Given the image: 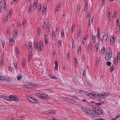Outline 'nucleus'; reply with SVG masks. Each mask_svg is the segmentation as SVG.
Listing matches in <instances>:
<instances>
[{
  "label": "nucleus",
  "instance_id": "15",
  "mask_svg": "<svg viewBox=\"0 0 120 120\" xmlns=\"http://www.w3.org/2000/svg\"><path fill=\"white\" fill-rule=\"evenodd\" d=\"M55 69L56 70H57L58 68V62L57 60H56L55 62Z\"/></svg>",
  "mask_w": 120,
  "mask_h": 120
},
{
  "label": "nucleus",
  "instance_id": "51",
  "mask_svg": "<svg viewBox=\"0 0 120 120\" xmlns=\"http://www.w3.org/2000/svg\"><path fill=\"white\" fill-rule=\"evenodd\" d=\"M117 59H120V53L119 52L118 54Z\"/></svg>",
  "mask_w": 120,
  "mask_h": 120
},
{
  "label": "nucleus",
  "instance_id": "46",
  "mask_svg": "<svg viewBox=\"0 0 120 120\" xmlns=\"http://www.w3.org/2000/svg\"><path fill=\"white\" fill-rule=\"evenodd\" d=\"M116 11H115L114 12L113 15V17L115 18H116Z\"/></svg>",
  "mask_w": 120,
  "mask_h": 120
},
{
  "label": "nucleus",
  "instance_id": "39",
  "mask_svg": "<svg viewBox=\"0 0 120 120\" xmlns=\"http://www.w3.org/2000/svg\"><path fill=\"white\" fill-rule=\"evenodd\" d=\"M105 50V48L104 47H103L101 50V52H103V53H104Z\"/></svg>",
  "mask_w": 120,
  "mask_h": 120
},
{
  "label": "nucleus",
  "instance_id": "19",
  "mask_svg": "<svg viewBox=\"0 0 120 120\" xmlns=\"http://www.w3.org/2000/svg\"><path fill=\"white\" fill-rule=\"evenodd\" d=\"M0 63L1 66L3 67L4 66V63L2 57H0Z\"/></svg>",
  "mask_w": 120,
  "mask_h": 120
},
{
  "label": "nucleus",
  "instance_id": "3",
  "mask_svg": "<svg viewBox=\"0 0 120 120\" xmlns=\"http://www.w3.org/2000/svg\"><path fill=\"white\" fill-rule=\"evenodd\" d=\"M37 95L39 98L48 101L49 99V97L46 94L38 93Z\"/></svg>",
  "mask_w": 120,
  "mask_h": 120
},
{
  "label": "nucleus",
  "instance_id": "57",
  "mask_svg": "<svg viewBox=\"0 0 120 120\" xmlns=\"http://www.w3.org/2000/svg\"><path fill=\"white\" fill-rule=\"evenodd\" d=\"M49 27L50 26L49 24H47L46 27V29H48L49 30Z\"/></svg>",
  "mask_w": 120,
  "mask_h": 120
},
{
  "label": "nucleus",
  "instance_id": "21",
  "mask_svg": "<svg viewBox=\"0 0 120 120\" xmlns=\"http://www.w3.org/2000/svg\"><path fill=\"white\" fill-rule=\"evenodd\" d=\"M17 64V63L16 62H14L13 63V67L14 68H15L16 69H17L18 68Z\"/></svg>",
  "mask_w": 120,
  "mask_h": 120
},
{
  "label": "nucleus",
  "instance_id": "40",
  "mask_svg": "<svg viewBox=\"0 0 120 120\" xmlns=\"http://www.w3.org/2000/svg\"><path fill=\"white\" fill-rule=\"evenodd\" d=\"M47 8V6L46 5H44L43 7V12H45L46 11V8Z\"/></svg>",
  "mask_w": 120,
  "mask_h": 120
},
{
  "label": "nucleus",
  "instance_id": "13",
  "mask_svg": "<svg viewBox=\"0 0 120 120\" xmlns=\"http://www.w3.org/2000/svg\"><path fill=\"white\" fill-rule=\"evenodd\" d=\"M30 101L34 103H37L38 102V101H37L34 99V98L31 97V96Z\"/></svg>",
  "mask_w": 120,
  "mask_h": 120
},
{
  "label": "nucleus",
  "instance_id": "28",
  "mask_svg": "<svg viewBox=\"0 0 120 120\" xmlns=\"http://www.w3.org/2000/svg\"><path fill=\"white\" fill-rule=\"evenodd\" d=\"M12 10L11 9H9L8 10V18H9L11 14Z\"/></svg>",
  "mask_w": 120,
  "mask_h": 120
},
{
  "label": "nucleus",
  "instance_id": "7",
  "mask_svg": "<svg viewBox=\"0 0 120 120\" xmlns=\"http://www.w3.org/2000/svg\"><path fill=\"white\" fill-rule=\"evenodd\" d=\"M103 41L105 42H107L108 41L109 36L108 34H105L103 35Z\"/></svg>",
  "mask_w": 120,
  "mask_h": 120
},
{
  "label": "nucleus",
  "instance_id": "14",
  "mask_svg": "<svg viewBox=\"0 0 120 120\" xmlns=\"http://www.w3.org/2000/svg\"><path fill=\"white\" fill-rule=\"evenodd\" d=\"M15 51L16 54L17 56V57H19L20 54V51L19 49L17 48H15Z\"/></svg>",
  "mask_w": 120,
  "mask_h": 120
},
{
  "label": "nucleus",
  "instance_id": "25",
  "mask_svg": "<svg viewBox=\"0 0 120 120\" xmlns=\"http://www.w3.org/2000/svg\"><path fill=\"white\" fill-rule=\"evenodd\" d=\"M1 98H3L5 100H6L8 101V97L6 96L5 95H2L1 96Z\"/></svg>",
  "mask_w": 120,
  "mask_h": 120
},
{
  "label": "nucleus",
  "instance_id": "53",
  "mask_svg": "<svg viewBox=\"0 0 120 120\" xmlns=\"http://www.w3.org/2000/svg\"><path fill=\"white\" fill-rule=\"evenodd\" d=\"M26 22V20L24 19L22 20V25H24V24Z\"/></svg>",
  "mask_w": 120,
  "mask_h": 120
},
{
  "label": "nucleus",
  "instance_id": "37",
  "mask_svg": "<svg viewBox=\"0 0 120 120\" xmlns=\"http://www.w3.org/2000/svg\"><path fill=\"white\" fill-rule=\"evenodd\" d=\"M61 46V40H59L58 41V43L57 46L58 47H60Z\"/></svg>",
  "mask_w": 120,
  "mask_h": 120
},
{
  "label": "nucleus",
  "instance_id": "27",
  "mask_svg": "<svg viewBox=\"0 0 120 120\" xmlns=\"http://www.w3.org/2000/svg\"><path fill=\"white\" fill-rule=\"evenodd\" d=\"M78 52L79 54H80L81 53V46H79V47L78 49Z\"/></svg>",
  "mask_w": 120,
  "mask_h": 120
},
{
  "label": "nucleus",
  "instance_id": "17",
  "mask_svg": "<svg viewBox=\"0 0 120 120\" xmlns=\"http://www.w3.org/2000/svg\"><path fill=\"white\" fill-rule=\"evenodd\" d=\"M49 111V113L51 114H55L56 113V112L53 109L50 110Z\"/></svg>",
  "mask_w": 120,
  "mask_h": 120
},
{
  "label": "nucleus",
  "instance_id": "43",
  "mask_svg": "<svg viewBox=\"0 0 120 120\" xmlns=\"http://www.w3.org/2000/svg\"><path fill=\"white\" fill-rule=\"evenodd\" d=\"M72 49H74L75 44L74 41H73L72 42Z\"/></svg>",
  "mask_w": 120,
  "mask_h": 120
},
{
  "label": "nucleus",
  "instance_id": "22",
  "mask_svg": "<svg viewBox=\"0 0 120 120\" xmlns=\"http://www.w3.org/2000/svg\"><path fill=\"white\" fill-rule=\"evenodd\" d=\"M91 24H93V19L92 18H90L89 19L88 25L90 26Z\"/></svg>",
  "mask_w": 120,
  "mask_h": 120
},
{
  "label": "nucleus",
  "instance_id": "18",
  "mask_svg": "<svg viewBox=\"0 0 120 120\" xmlns=\"http://www.w3.org/2000/svg\"><path fill=\"white\" fill-rule=\"evenodd\" d=\"M60 7L61 4L60 3H59L57 6V7L56 8L55 10V11H58L60 9Z\"/></svg>",
  "mask_w": 120,
  "mask_h": 120
},
{
  "label": "nucleus",
  "instance_id": "11",
  "mask_svg": "<svg viewBox=\"0 0 120 120\" xmlns=\"http://www.w3.org/2000/svg\"><path fill=\"white\" fill-rule=\"evenodd\" d=\"M18 31L16 29H15L13 31V37L14 39H16L17 36Z\"/></svg>",
  "mask_w": 120,
  "mask_h": 120
},
{
  "label": "nucleus",
  "instance_id": "1",
  "mask_svg": "<svg viewBox=\"0 0 120 120\" xmlns=\"http://www.w3.org/2000/svg\"><path fill=\"white\" fill-rule=\"evenodd\" d=\"M88 115L93 117L100 116L103 115L102 111L97 105H94L92 109H88L86 112Z\"/></svg>",
  "mask_w": 120,
  "mask_h": 120
},
{
  "label": "nucleus",
  "instance_id": "52",
  "mask_svg": "<svg viewBox=\"0 0 120 120\" xmlns=\"http://www.w3.org/2000/svg\"><path fill=\"white\" fill-rule=\"evenodd\" d=\"M55 32H54L53 31L52 34V38H55Z\"/></svg>",
  "mask_w": 120,
  "mask_h": 120
},
{
  "label": "nucleus",
  "instance_id": "35",
  "mask_svg": "<svg viewBox=\"0 0 120 120\" xmlns=\"http://www.w3.org/2000/svg\"><path fill=\"white\" fill-rule=\"evenodd\" d=\"M92 39L93 42L94 43H95L96 41V39L95 37L94 36L92 35Z\"/></svg>",
  "mask_w": 120,
  "mask_h": 120
},
{
  "label": "nucleus",
  "instance_id": "47",
  "mask_svg": "<svg viewBox=\"0 0 120 120\" xmlns=\"http://www.w3.org/2000/svg\"><path fill=\"white\" fill-rule=\"evenodd\" d=\"M26 62V60L25 59H24L22 62L23 67H24V66Z\"/></svg>",
  "mask_w": 120,
  "mask_h": 120
},
{
  "label": "nucleus",
  "instance_id": "48",
  "mask_svg": "<svg viewBox=\"0 0 120 120\" xmlns=\"http://www.w3.org/2000/svg\"><path fill=\"white\" fill-rule=\"evenodd\" d=\"M2 2H0V12H1V8L2 6Z\"/></svg>",
  "mask_w": 120,
  "mask_h": 120
},
{
  "label": "nucleus",
  "instance_id": "62",
  "mask_svg": "<svg viewBox=\"0 0 120 120\" xmlns=\"http://www.w3.org/2000/svg\"><path fill=\"white\" fill-rule=\"evenodd\" d=\"M10 29H9V28H8V29L7 30V33L8 34H9L10 33Z\"/></svg>",
  "mask_w": 120,
  "mask_h": 120
},
{
  "label": "nucleus",
  "instance_id": "49",
  "mask_svg": "<svg viewBox=\"0 0 120 120\" xmlns=\"http://www.w3.org/2000/svg\"><path fill=\"white\" fill-rule=\"evenodd\" d=\"M106 64L107 65L110 66L111 65V63L110 62H106Z\"/></svg>",
  "mask_w": 120,
  "mask_h": 120
},
{
  "label": "nucleus",
  "instance_id": "58",
  "mask_svg": "<svg viewBox=\"0 0 120 120\" xmlns=\"http://www.w3.org/2000/svg\"><path fill=\"white\" fill-rule=\"evenodd\" d=\"M107 17H108L109 18H110V12L109 11L108 12V14H107Z\"/></svg>",
  "mask_w": 120,
  "mask_h": 120
},
{
  "label": "nucleus",
  "instance_id": "12",
  "mask_svg": "<svg viewBox=\"0 0 120 120\" xmlns=\"http://www.w3.org/2000/svg\"><path fill=\"white\" fill-rule=\"evenodd\" d=\"M112 55L106 54L105 56V59L107 61H109L110 60Z\"/></svg>",
  "mask_w": 120,
  "mask_h": 120
},
{
  "label": "nucleus",
  "instance_id": "34",
  "mask_svg": "<svg viewBox=\"0 0 120 120\" xmlns=\"http://www.w3.org/2000/svg\"><path fill=\"white\" fill-rule=\"evenodd\" d=\"M8 17V16L7 15H5L4 19V21L6 23L7 22Z\"/></svg>",
  "mask_w": 120,
  "mask_h": 120
},
{
  "label": "nucleus",
  "instance_id": "45",
  "mask_svg": "<svg viewBox=\"0 0 120 120\" xmlns=\"http://www.w3.org/2000/svg\"><path fill=\"white\" fill-rule=\"evenodd\" d=\"M1 43L2 45V47L3 48H4L5 44V41H2L1 42Z\"/></svg>",
  "mask_w": 120,
  "mask_h": 120
},
{
  "label": "nucleus",
  "instance_id": "24",
  "mask_svg": "<svg viewBox=\"0 0 120 120\" xmlns=\"http://www.w3.org/2000/svg\"><path fill=\"white\" fill-rule=\"evenodd\" d=\"M14 96L12 95H10L8 97V101H12L13 98Z\"/></svg>",
  "mask_w": 120,
  "mask_h": 120
},
{
  "label": "nucleus",
  "instance_id": "31",
  "mask_svg": "<svg viewBox=\"0 0 120 120\" xmlns=\"http://www.w3.org/2000/svg\"><path fill=\"white\" fill-rule=\"evenodd\" d=\"M13 101H17L19 100L18 98L16 96H14L13 97Z\"/></svg>",
  "mask_w": 120,
  "mask_h": 120
},
{
  "label": "nucleus",
  "instance_id": "16",
  "mask_svg": "<svg viewBox=\"0 0 120 120\" xmlns=\"http://www.w3.org/2000/svg\"><path fill=\"white\" fill-rule=\"evenodd\" d=\"M116 32L119 34L120 31V26H116Z\"/></svg>",
  "mask_w": 120,
  "mask_h": 120
},
{
  "label": "nucleus",
  "instance_id": "63",
  "mask_svg": "<svg viewBox=\"0 0 120 120\" xmlns=\"http://www.w3.org/2000/svg\"><path fill=\"white\" fill-rule=\"evenodd\" d=\"M45 44H47L48 43V39H45Z\"/></svg>",
  "mask_w": 120,
  "mask_h": 120
},
{
  "label": "nucleus",
  "instance_id": "55",
  "mask_svg": "<svg viewBox=\"0 0 120 120\" xmlns=\"http://www.w3.org/2000/svg\"><path fill=\"white\" fill-rule=\"evenodd\" d=\"M118 59H117L115 58L114 60V63L115 64H116L118 63Z\"/></svg>",
  "mask_w": 120,
  "mask_h": 120
},
{
  "label": "nucleus",
  "instance_id": "8",
  "mask_svg": "<svg viewBox=\"0 0 120 120\" xmlns=\"http://www.w3.org/2000/svg\"><path fill=\"white\" fill-rule=\"evenodd\" d=\"M15 41L13 38H11L9 39V45H13L15 44Z\"/></svg>",
  "mask_w": 120,
  "mask_h": 120
},
{
  "label": "nucleus",
  "instance_id": "56",
  "mask_svg": "<svg viewBox=\"0 0 120 120\" xmlns=\"http://www.w3.org/2000/svg\"><path fill=\"white\" fill-rule=\"evenodd\" d=\"M104 0H102L101 5L102 6H104L105 5L104 3Z\"/></svg>",
  "mask_w": 120,
  "mask_h": 120
},
{
  "label": "nucleus",
  "instance_id": "9",
  "mask_svg": "<svg viewBox=\"0 0 120 120\" xmlns=\"http://www.w3.org/2000/svg\"><path fill=\"white\" fill-rule=\"evenodd\" d=\"M106 54L112 55V50L110 48H109L106 50Z\"/></svg>",
  "mask_w": 120,
  "mask_h": 120
},
{
  "label": "nucleus",
  "instance_id": "23",
  "mask_svg": "<svg viewBox=\"0 0 120 120\" xmlns=\"http://www.w3.org/2000/svg\"><path fill=\"white\" fill-rule=\"evenodd\" d=\"M22 76L21 75L19 74L17 76L16 78L18 80H19L22 77Z\"/></svg>",
  "mask_w": 120,
  "mask_h": 120
},
{
  "label": "nucleus",
  "instance_id": "54",
  "mask_svg": "<svg viewBox=\"0 0 120 120\" xmlns=\"http://www.w3.org/2000/svg\"><path fill=\"white\" fill-rule=\"evenodd\" d=\"M86 71L85 70H83V76H85L86 75Z\"/></svg>",
  "mask_w": 120,
  "mask_h": 120
},
{
  "label": "nucleus",
  "instance_id": "60",
  "mask_svg": "<svg viewBox=\"0 0 120 120\" xmlns=\"http://www.w3.org/2000/svg\"><path fill=\"white\" fill-rule=\"evenodd\" d=\"M27 46V44H25L24 46H23V48L24 49H26Z\"/></svg>",
  "mask_w": 120,
  "mask_h": 120
},
{
  "label": "nucleus",
  "instance_id": "32",
  "mask_svg": "<svg viewBox=\"0 0 120 120\" xmlns=\"http://www.w3.org/2000/svg\"><path fill=\"white\" fill-rule=\"evenodd\" d=\"M74 61L75 62V66H76L77 65L78 61L77 59L76 58H74Z\"/></svg>",
  "mask_w": 120,
  "mask_h": 120
},
{
  "label": "nucleus",
  "instance_id": "50",
  "mask_svg": "<svg viewBox=\"0 0 120 120\" xmlns=\"http://www.w3.org/2000/svg\"><path fill=\"white\" fill-rule=\"evenodd\" d=\"M70 58L69 54V53L68 52L67 53V59L68 60H69Z\"/></svg>",
  "mask_w": 120,
  "mask_h": 120
},
{
  "label": "nucleus",
  "instance_id": "30",
  "mask_svg": "<svg viewBox=\"0 0 120 120\" xmlns=\"http://www.w3.org/2000/svg\"><path fill=\"white\" fill-rule=\"evenodd\" d=\"M37 0L35 1L34 3L33 7H35V8H36L37 5Z\"/></svg>",
  "mask_w": 120,
  "mask_h": 120
},
{
  "label": "nucleus",
  "instance_id": "4",
  "mask_svg": "<svg viewBox=\"0 0 120 120\" xmlns=\"http://www.w3.org/2000/svg\"><path fill=\"white\" fill-rule=\"evenodd\" d=\"M115 37L113 35L110 38V43L111 45H114L116 41Z\"/></svg>",
  "mask_w": 120,
  "mask_h": 120
},
{
  "label": "nucleus",
  "instance_id": "38",
  "mask_svg": "<svg viewBox=\"0 0 120 120\" xmlns=\"http://www.w3.org/2000/svg\"><path fill=\"white\" fill-rule=\"evenodd\" d=\"M6 79L5 77L1 76L0 77V80L2 81L5 80Z\"/></svg>",
  "mask_w": 120,
  "mask_h": 120
},
{
  "label": "nucleus",
  "instance_id": "29",
  "mask_svg": "<svg viewBox=\"0 0 120 120\" xmlns=\"http://www.w3.org/2000/svg\"><path fill=\"white\" fill-rule=\"evenodd\" d=\"M64 30H62L61 31V37L62 38H63L64 37Z\"/></svg>",
  "mask_w": 120,
  "mask_h": 120
},
{
  "label": "nucleus",
  "instance_id": "20",
  "mask_svg": "<svg viewBox=\"0 0 120 120\" xmlns=\"http://www.w3.org/2000/svg\"><path fill=\"white\" fill-rule=\"evenodd\" d=\"M75 24L74 23H73L72 24L71 28L72 32L73 33V31L75 30Z\"/></svg>",
  "mask_w": 120,
  "mask_h": 120
},
{
  "label": "nucleus",
  "instance_id": "64",
  "mask_svg": "<svg viewBox=\"0 0 120 120\" xmlns=\"http://www.w3.org/2000/svg\"><path fill=\"white\" fill-rule=\"evenodd\" d=\"M10 120H16V119L12 117L10 119Z\"/></svg>",
  "mask_w": 120,
  "mask_h": 120
},
{
  "label": "nucleus",
  "instance_id": "36",
  "mask_svg": "<svg viewBox=\"0 0 120 120\" xmlns=\"http://www.w3.org/2000/svg\"><path fill=\"white\" fill-rule=\"evenodd\" d=\"M91 118L92 119H93V120L92 119V120H105V119L102 118H98L97 119H95L94 118L93 119L92 117H91Z\"/></svg>",
  "mask_w": 120,
  "mask_h": 120
},
{
  "label": "nucleus",
  "instance_id": "10",
  "mask_svg": "<svg viewBox=\"0 0 120 120\" xmlns=\"http://www.w3.org/2000/svg\"><path fill=\"white\" fill-rule=\"evenodd\" d=\"M37 37H39L41 33V29L39 27H38L37 28Z\"/></svg>",
  "mask_w": 120,
  "mask_h": 120
},
{
  "label": "nucleus",
  "instance_id": "26",
  "mask_svg": "<svg viewBox=\"0 0 120 120\" xmlns=\"http://www.w3.org/2000/svg\"><path fill=\"white\" fill-rule=\"evenodd\" d=\"M87 37L86 36H84L82 40V44L84 43L86 41V40L87 38Z\"/></svg>",
  "mask_w": 120,
  "mask_h": 120
},
{
  "label": "nucleus",
  "instance_id": "2",
  "mask_svg": "<svg viewBox=\"0 0 120 120\" xmlns=\"http://www.w3.org/2000/svg\"><path fill=\"white\" fill-rule=\"evenodd\" d=\"M38 39H36L34 40L33 43L34 49L35 50L37 49L39 52H41L42 51V48L43 47V45L41 42L40 43L39 45H38Z\"/></svg>",
  "mask_w": 120,
  "mask_h": 120
},
{
  "label": "nucleus",
  "instance_id": "41",
  "mask_svg": "<svg viewBox=\"0 0 120 120\" xmlns=\"http://www.w3.org/2000/svg\"><path fill=\"white\" fill-rule=\"evenodd\" d=\"M100 30H99V29H98L97 36V37H98L99 39H100Z\"/></svg>",
  "mask_w": 120,
  "mask_h": 120
},
{
  "label": "nucleus",
  "instance_id": "5",
  "mask_svg": "<svg viewBox=\"0 0 120 120\" xmlns=\"http://www.w3.org/2000/svg\"><path fill=\"white\" fill-rule=\"evenodd\" d=\"M88 96L90 97L95 98L98 97V95L95 94H94L93 93H90L87 94Z\"/></svg>",
  "mask_w": 120,
  "mask_h": 120
},
{
  "label": "nucleus",
  "instance_id": "61",
  "mask_svg": "<svg viewBox=\"0 0 120 120\" xmlns=\"http://www.w3.org/2000/svg\"><path fill=\"white\" fill-rule=\"evenodd\" d=\"M114 67L113 66H112L111 68H110V69H111V72H112L113 71V70H114Z\"/></svg>",
  "mask_w": 120,
  "mask_h": 120
},
{
  "label": "nucleus",
  "instance_id": "6",
  "mask_svg": "<svg viewBox=\"0 0 120 120\" xmlns=\"http://www.w3.org/2000/svg\"><path fill=\"white\" fill-rule=\"evenodd\" d=\"M108 94L105 92H103L102 94H98V96L99 97L101 98L106 97L108 96Z\"/></svg>",
  "mask_w": 120,
  "mask_h": 120
},
{
  "label": "nucleus",
  "instance_id": "59",
  "mask_svg": "<svg viewBox=\"0 0 120 120\" xmlns=\"http://www.w3.org/2000/svg\"><path fill=\"white\" fill-rule=\"evenodd\" d=\"M80 9V6H78L77 8V11H79Z\"/></svg>",
  "mask_w": 120,
  "mask_h": 120
},
{
  "label": "nucleus",
  "instance_id": "33",
  "mask_svg": "<svg viewBox=\"0 0 120 120\" xmlns=\"http://www.w3.org/2000/svg\"><path fill=\"white\" fill-rule=\"evenodd\" d=\"M91 44L90 43L89 44L88 46V49L89 51H90L91 50Z\"/></svg>",
  "mask_w": 120,
  "mask_h": 120
},
{
  "label": "nucleus",
  "instance_id": "44",
  "mask_svg": "<svg viewBox=\"0 0 120 120\" xmlns=\"http://www.w3.org/2000/svg\"><path fill=\"white\" fill-rule=\"evenodd\" d=\"M81 32V30H79L78 31L77 33V35L78 36H79Z\"/></svg>",
  "mask_w": 120,
  "mask_h": 120
},
{
  "label": "nucleus",
  "instance_id": "42",
  "mask_svg": "<svg viewBox=\"0 0 120 120\" xmlns=\"http://www.w3.org/2000/svg\"><path fill=\"white\" fill-rule=\"evenodd\" d=\"M38 11L40 12L41 10V5L40 4L38 5Z\"/></svg>",
  "mask_w": 120,
  "mask_h": 120
}]
</instances>
